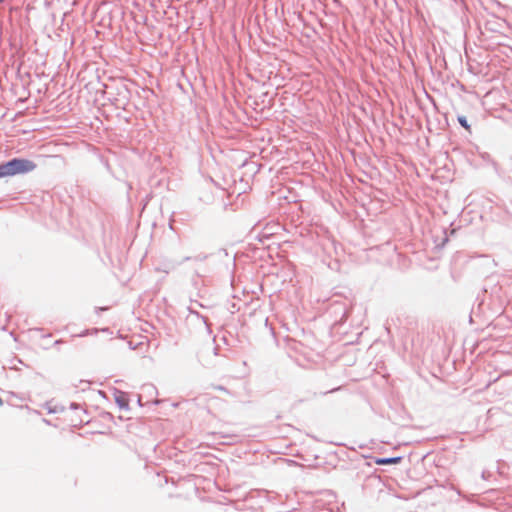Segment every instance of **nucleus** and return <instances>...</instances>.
Instances as JSON below:
<instances>
[{
	"label": "nucleus",
	"instance_id": "obj_3",
	"mask_svg": "<svg viewBox=\"0 0 512 512\" xmlns=\"http://www.w3.org/2000/svg\"><path fill=\"white\" fill-rule=\"evenodd\" d=\"M458 122L467 132H471V126L468 124L466 117L459 116Z\"/></svg>",
	"mask_w": 512,
	"mask_h": 512
},
{
	"label": "nucleus",
	"instance_id": "obj_4",
	"mask_svg": "<svg viewBox=\"0 0 512 512\" xmlns=\"http://www.w3.org/2000/svg\"><path fill=\"white\" fill-rule=\"evenodd\" d=\"M3 0H0V3L2 2Z\"/></svg>",
	"mask_w": 512,
	"mask_h": 512
},
{
	"label": "nucleus",
	"instance_id": "obj_2",
	"mask_svg": "<svg viewBox=\"0 0 512 512\" xmlns=\"http://www.w3.org/2000/svg\"><path fill=\"white\" fill-rule=\"evenodd\" d=\"M400 461H401V457L376 458L375 464H377V465L398 464Z\"/></svg>",
	"mask_w": 512,
	"mask_h": 512
},
{
	"label": "nucleus",
	"instance_id": "obj_1",
	"mask_svg": "<svg viewBox=\"0 0 512 512\" xmlns=\"http://www.w3.org/2000/svg\"><path fill=\"white\" fill-rule=\"evenodd\" d=\"M36 168L35 163L27 159H12L0 165V177L13 176L33 171Z\"/></svg>",
	"mask_w": 512,
	"mask_h": 512
}]
</instances>
